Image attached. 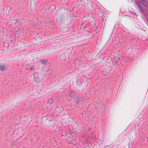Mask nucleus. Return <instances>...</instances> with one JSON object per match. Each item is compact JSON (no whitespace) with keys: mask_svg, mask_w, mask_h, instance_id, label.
<instances>
[{"mask_svg":"<svg viewBox=\"0 0 148 148\" xmlns=\"http://www.w3.org/2000/svg\"><path fill=\"white\" fill-rule=\"evenodd\" d=\"M59 1H62V0H59Z\"/></svg>","mask_w":148,"mask_h":148,"instance_id":"28","label":"nucleus"},{"mask_svg":"<svg viewBox=\"0 0 148 148\" xmlns=\"http://www.w3.org/2000/svg\"><path fill=\"white\" fill-rule=\"evenodd\" d=\"M142 1L144 2L145 3L148 4V0H141Z\"/></svg>","mask_w":148,"mask_h":148,"instance_id":"16","label":"nucleus"},{"mask_svg":"<svg viewBox=\"0 0 148 148\" xmlns=\"http://www.w3.org/2000/svg\"><path fill=\"white\" fill-rule=\"evenodd\" d=\"M111 69L110 67H109L108 69H104L101 72V74L103 75H107L110 70Z\"/></svg>","mask_w":148,"mask_h":148,"instance_id":"5","label":"nucleus"},{"mask_svg":"<svg viewBox=\"0 0 148 148\" xmlns=\"http://www.w3.org/2000/svg\"><path fill=\"white\" fill-rule=\"evenodd\" d=\"M32 69H33V67H31L29 69L30 70H32Z\"/></svg>","mask_w":148,"mask_h":148,"instance_id":"23","label":"nucleus"},{"mask_svg":"<svg viewBox=\"0 0 148 148\" xmlns=\"http://www.w3.org/2000/svg\"><path fill=\"white\" fill-rule=\"evenodd\" d=\"M53 100L51 99H49L47 102V105H50L53 102Z\"/></svg>","mask_w":148,"mask_h":148,"instance_id":"12","label":"nucleus"},{"mask_svg":"<svg viewBox=\"0 0 148 148\" xmlns=\"http://www.w3.org/2000/svg\"><path fill=\"white\" fill-rule=\"evenodd\" d=\"M47 61V60L42 59L40 61V62L42 64L45 65Z\"/></svg>","mask_w":148,"mask_h":148,"instance_id":"11","label":"nucleus"},{"mask_svg":"<svg viewBox=\"0 0 148 148\" xmlns=\"http://www.w3.org/2000/svg\"><path fill=\"white\" fill-rule=\"evenodd\" d=\"M68 116H69V114H68Z\"/></svg>","mask_w":148,"mask_h":148,"instance_id":"31","label":"nucleus"},{"mask_svg":"<svg viewBox=\"0 0 148 148\" xmlns=\"http://www.w3.org/2000/svg\"><path fill=\"white\" fill-rule=\"evenodd\" d=\"M72 127L73 129H77L78 128V125L76 122H74L72 123Z\"/></svg>","mask_w":148,"mask_h":148,"instance_id":"9","label":"nucleus"},{"mask_svg":"<svg viewBox=\"0 0 148 148\" xmlns=\"http://www.w3.org/2000/svg\"><path fill=\"white\" fill-rule=\"evenodd\" d=\"M71 136L69 138H71L73 140H74L76 137V133L75 132H71Z\"/></svg>","mask_w":148,"mask_h":148,"instance_id":"6","label":"nucleus"},{"mask_svg":"<svg viewBox=\"0 0 148 148\" xmlns=\"http://www.w3.org/2000/svg\"><path fill=\"white\" fill-rule=\"evenodd\" d=\"M36 5V2L35 0H30V9L31 11L35 10Z\"/></svg>","mask_w":148,"mask_h":148,"instance_id":"4","label":"nucleus"},{"mask_svg":"<svg viewBox=\"0 0 148 148\" xmlns=\"http://www.w3.org/2000/svg\"><path fill=\"white\" fill-rule=\"evenodd\" d=\"M112 31H111L110 33V34H109V37H110L111 36V35L112 33Z\"/></svg>","mask_w":148,"mask_h":148,"instance_id":"21","label":"nucleus"},{"mask_svg":"<svg viewBox=\"0 0 148 148\" xmlns=\"http://www.w3.org/2000/svg\"><path fill=\"white\" fill-rule=\"evenodd\" d=\"M30 77L31 78H33L34 81L37 83L42 81L43 78V75L38 73H34Z\"/></svg>","mask_w":148,"mask_h":148,"instance_id":"2","label":"nucleus"},{"mask_svg":"<svg viewBox=\"0 0 148 148\" xmlns=\"http://www.w3.org/2000/svg\"><path fill=\"white\" fill-rule=\"evenodd\" d=\"M88 83L87 82L86 78L85 79V81L83 83V82L81 83V86H82L83 88H85L86 87Z\"/></svg>","mask_w":148,"mask_h":148,"instance_id":"8","label":"nucleus"},{"mask_svg":"<svg viewBox=\"0 0 148 148\" xmlns=\"http://www.w3.org/2000/svg\"><path fill=\"white\" fill-rule=\"evenodd\" d=\"M76 102H78V101H77L76 100Z\"/></svg>","mask_w":148,"mask_h":148,"instance_id":"30","label":"nucleus"},{"mask_svg":"<svg viewBox=\"0 0 148 148\" xmlns=\"http://www.w3.org/2000/svg\"><path fill=\"white\" fill-rule=\"evenodd\" d=\"M13 145H11V147H13Z\"/></svg>","mask_w":148,"mask_h":148,"instance_id":"25","label":"nucleus"},{"mask_svg":"<svg viewBox=\"0 0 148 148\" xmlns=\"http://www.w3.org/2000/svg\"><path fill=\"white\" fill-rule=\"evenodd\" d=\"M68 19H69L70 20V22H71L72 20V17L71 16H69L68 17Z\"/></svg>","mask_w":148,"mask_h":148,"instance_id":"20","label":"nucleus"},{"mask_svg":"<svg viewBox=\"0 0 148 148\" xmlns=\"http://www.w3.org/2000/svg\"><path fill=\"white\" fill-rule=\"evenodd\" d=\"M1 12L3 13V14H4V11L3 10H1Z\"/></svg>","mask_w":148,"mask_h":148,"instance_id":"22","label":"nucleus"},{"mask_svg":"<svg viewBox=\"0 0 148 148\" xmlns=\"http://www.w3.org/2000/svg\"><path fill=\"white\" fill-rule=\"evenodd\" d=\"M10 41L11 42H12V40H11Z\"/></svg>","mask_w":148,"mask_h":148,"instance_id":"26","label":"nucleus"},{"mask_svg":"<svg viewBox=\"0 0 148 148\" xmlns=\"http://www.w3.org/2000/svg\"><path fill=\"white\" fill-rule=\"evenodd\" d=\"M7 68L6 67L4 64H0V70L2 71H4L6 70Z\"/></svg>","mask_w":148,"mask_h":148,"instance_id":"7","label":"nucleus"},{"mask_svg":"<svg viewBox=\"0 0 148 148\" xmlns=\"http://www.w3.org/2000/svg\"><path fill=\"white\" fill-rule=\"evenodd\" d=\"M22 148H25V147H23Z\"/></svg>","mask_w":148,"mask_h":148,"instance_id":"32","label":"nucleus"},{"mask_svg":"<svg viewBox=\"0 0 148 148\" xmlns=\"http://www.w3.org/2000/svg\"><path fill=\"white\" fill-rule=\"evenodd\" d=\"M56 6L53 5H51L49 8V10H51V12H52V11H53L54 10L56 9Z\"/></svg>","mask_w":148,"mask_h":148,"instance_id":"10","label":"nucleus"},{"mask_svg":"<svg viewBox=\"0 0 148 148\" xmlns=\"http://www.w3.org/2000/svg\"><path fill=\"white\" fill-rule=\"evenodd\" d=\"M62 30L64 32H66L68 31L69 28L68 27L63 28H62Z\"/></svg>","mask_w":148,"mask_h":148,"instance_id":"13","label":"nucleus"},{"mask_svg":"<svg viewBox=\"0 0 148 148\" xmlns=\"http://www.w3.org/2000/svg\"><path fill=\"white\" fill-rule=\"evenodd\" d=\"M73 47H72V49H73Z\"/></svg>","mask_w":148,"mask_h":148,"instance_id":"29","label":"nucleus"},{"mask_svg":"<svg viewBox=\"0 0 148 148\" xmlns=\"http://www.w3.org/2000/svg\"><path fill=\"white\" fill-rule=\"evenodd\" d=\"M49 69H47V70L46 71H49Z\"/></svg>","mask_w":148,"mask_h":148,"instance_id":"24","label":"nucleus"},{"mask_svg":"<svg viewBox=\"0 0 148 148\" xmlns=\"http://www.w3.org/2000/svg\"><path fill=\"white\" fill-rule=\"evenodd\" d=\"M120 60V58H119L117 57H116L115 58H114V59H113V60Z\"/></svg>","mask_w":148,"mask_h":148,"instance_id":"17","label":"nucleus"},{"mask_svg":"<svg viewBox=\"0 0 148 148\" xmlns=\"http://www.w3.org/2000/svg\"><path fill=\"white\" fill-rule=\"evenodd\" d=\"M69 95L71 97H72L74 95V93L73 92L71 91L70 92Z\"/></svg>","mask_w":148,"mask_h":148,"instance_id":"15","label":"nucleus"},{"mask_svg":"<svg viewBox=\"0 0 148 148\" xmlns=\"http://www.w3.org/2000/svg\"><path fill=\"white\" fill-rule=\"evenodd\" d=\"M12 9V8L10 6H7V10H8V11H9L10 10Z\"/></svg>","mask_w":148,"mask_h":148,"instance_id":"14","label":"nucleus"},{"mask_svg":"<svg viewBox=\"0 0 148 148\" xmlns=\"http://www.w3.org/2000/svg\"><path fill=\"white\" fill-rule=\"evenodd\" d=\"M70 10L64 8L57 11L56 12L57 15V17L56 18L57 21L60 23H63L65 19L64 15L68 14L69 13L70 15Z\"/></svg>","mask_w":148,"mask_h":148,"instance_id":"1","label":"nucleus"},{"mask_svg":"<svg viewBox=\"0 0 148 148\" xmlns=\"http://www.w3.org/2000/svg\"><path fill=\"white\" fill-rule=\"evenodd\" d=\"M70 56V54L69 53H65L61 55L60 56V58L62 60H64L69 58Z\"/></svg>","mask_w":148,"mask_h":148,"instance_id":"3","label":"nucleus"},{"mask_svg":"<svg viewBox=\"0 0 148 148\" xmlns=\"http://www.w3.org/2000/svg\"><path fill=\"white\" fill-rule=\"evenodd\" d=\"M59 108L58 107H56V108L55 109V110L57 112H58L59 111Z\"/></svg>","mask_w":148,"mask_h":148,"instance_id":"18","label":"nucleus"},{"mask_svg":"<svg viewBox=\"0 0 148 148\" xmlns=\"http://www.w3.org/2000/svg\"><path fill=\"white\" fill-rule=\"evenodd\" d=\"M81 2L82 3H86L87 2V0H82Z\"/></svg>","mask_w":148,"mask_h":148,"instance_id":"19","label":"nucleus"},{"mask_svg":"<svg viewBox=\"0 0 148 148\" xmlns=\"http://www.w3.org/2000/svg\"><path fill=\"white\" fill-rule=\"evenodd\" d=\"M28 69V68H27V67L26 68V69Z\"/></svg>","mask_w":148,"mask_h":148,"instance_id":"27","label":"nucleus"}]
</instances>
